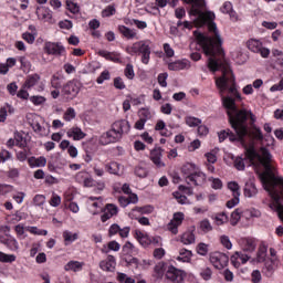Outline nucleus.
<instances>
[{
  "label": "nucleus",
  "mask_w": 283,
  "mask_h": 283,
  "mask_svg": "<svg viewBox=\"0 0 283 283\" xmlns=\"http://www.w3.org/2000/svg\"><path fill=\"white\" fill-rule=\"evenodd\" d=\"M208 69L210 72H220L222 75L216 77V86L218 87L221 96L223 107L227 109L228 120L232 129H223L218 133L219 143H224L229 138L230 143H241V145L247 144L248 138L254 140H264V135L262 130L254 127L249 130V118L250 120H255V115L247 108H238L235 101H242V95L238 92V86L235 85V76H233V71L224 62H219L218 60L210 57L208 62Z\"/></svg>",
  "instance_id": "nucleus-1"
},
{
  "label": "nucleus",
  "mask_w": 283,
  "mask_h": 283,
  "mask_svg": "<svg viewBox=\"0 0 283 283\" xmlns=\"http://www.w3.org/2000/svg\"><path fill=\"white\" fill-rule=\"evenodd\" d=\"M168 6L170 8H176L180 0H167ZM188 6H191V14L197 17L196 25H207L208 31L212 35H206L203 33H199L197 35V41L206 56H210L208 59V63L210 59H214L219 63H222V59H224V49H222V36H220V31H218V24H216V13L211 11L202 12V8H205V0H182Z\"/></svg>",
  "instance_id": "nucleus-2"
},
{
  "label": "nucleus",
  "mask_w": 283,
  "mask_h": 283,
  "mask_svg": "<svg viewBox=\"0 0 283 283\" xmlns=\"http://www.w3.org/2000/svg\"><path fill=\"white\" fill-rule=\"evenodd\" d=\"M245 158L250 160L252 165L254 163H260V165L264 167L265 172L260 174L259 178L263 188L270 193L273 200V202L270 203V209L275 211L280 220L283 221V177L271 175V171H273V167L271 166L273 156L271 155V151L266 148H261V155H259L255 147L250 146L245 148Z\"/></svg>",
  "instance_id": "nucleus-3"
},
{
  "label": "nucleus",
  "mask_w": 283,
  "mask_h": 283,
  "mask_svg": "<svg viewBox=\"0 0 283 283\" xmlns=\"http://www.w3.org/2000/svg\"><path fill=\"white\" fill-rule=\"evenodd\" d=\"M132 125L127 119H119L112 124L111 129L106 133H103L99 136V145H112V143H118L123 139V136L129 134Z\"/></svg>",
  "instance_id": "nucleus-4"
},
{
  "label": "nucleus",
  "mask_w": 283,
  "mask_h": 283,
  "mask_svg": "<svg viewBox=\"0 0 283 283\" xmlns=\"http://www.w3.org/2000/svg\"><path fill=\"white\" fill-rule=\"evenodd\" d=\"M126 52L130 56H142V63L149 65V61H151V41L140 40L135 42L132 46L126 48Z\"/></svg>",
  "instance_id": "nucleus-5"
},
{
  "label": "nucleus",
  "mask_w": 283,
  "mask_h": 283,
  "mask_svg": "<svg viewBox=\"0 0 283 283\" xmlns=\"http://www.w3.org/2000/svg\"><path fill=\"white\" fill-rule=\"evenodd\" d=\"M81 87H83L81 81L73 78L62 86L61 94L65 101H74L78 96Z\"/></svg>",
  "instance_id": "nucleus-6"
},
{
  "label": "nucleus",
  "mask_w": 283,
  "mask_h": 283,
  "mask_svg": "<svg viewBox=\"0 0 283 283\" xmlns=\"http://www.w3.org/2000/svg\"><path fill=\"white\" fill-rule=\"evenodd\" d=\"M247 48L250 52H254L255 54H260L263 59H269L271 54V50L263 46L262 41L258 39H250L247 42Z\"/></svg>",
  "instance_id": "nucleus-7"
},
{
  "label": "nucleus",
  "mask_w": 283,
  "mask_h": 283,
  "mask_svg": "<svg viewBox=\"0 0 283 283\" xmlns=\"http://www.w3.org/2000/svg\"><path fill=\"white\" fill-rule=\"evenodd\" d=\"M187 277V272L174 266L168 265L166 270V280L174 283H182Z\"/></svg>",
  "instance_id": "nucleus-8"
},
{
  "label": "nucleus",
  "mask_w": 283,
  "mask_h": 283,
  "mask_svg": "<svg viewBox=\"0 0 283 283\" xmlns=\"http://www.w3.org/2000/svg\"><path fill=\"white\" fill-rule=\"evenodd\" d=\"M210 262L219 271L229 264V256L222 252L210 253Z\"/></svg>",
  "instance_id": "nucleus-9"
},
{
  "label": "nucleus",
  "mask_w": 283,
  "mask_h": 283,
  "mask_svg": "<svg viewBox=\"0 0 283 283\" xmlns=\"http://www.w3.org/2000/svg\"><path fill=\"white\" fill-rule=\"evenodd\" d=\"M44 52L51 56H63L65 52V46L61 42H45Z\"/></svg>",
  "instance_id": "nucleus-10"
},
{
  "label": "nucleus",
  "mask_w": 283,
  "mask_h": 283,
  "mask_svg": "<svg viewBox=\"0 0 283 283\" xmlns=\"http://www.w3.org/2000/svg\"><path fill=\"white\" fill-rule=\"evenodd\" d=\"M186 182L193 187H203L207 184V175L197 170L192 176L186 177Z\"/></svg>",
  "instance_id": "nucleus-11"
},
{
  "label": "nucleus",
  "mask_w": 283,
  "mask_h": 283,
  "mask_svg": "<svg viewBox=\"0 0 283 283\" xmlns=\"http://www.w3.org/2000/svg\"><path fill=\"white\" fill-rule=\"evenodd\" d=\"M101 220L102 222H107V220H112L114 216H118V207L114 203H106L102 209Z\"/></svg>",
  "instance_id": "nucleus-12"
},
{
  "label": "nucleus",
  "mask_w": 283,
  "mask_h": 283,
  "mask_svg": "<svg viewBox=\"0 0 283 283\" xmlns=\"http://www.w3.org/2000/svg\"><path fill=\"white\" fill-rule=\"evenodd\" d=\"M251 256L243 252H234V254H232L230 258V262L232 266H234V269H240V265L247 264V262H249Z\"/></svg>",
  "instance_id": "nucleus-13"
},
{
  "label": "nucleus",
  "mask_w": 283,
  "mask_h": 283,
  "mask_svg": "<svg viewBox=\"0 0 283 283\" xmlns=\"http://www.w3.org/2000/svg\"><path fill=\"white\" fill-rule=\"evenodd\" d=\"M191 67V61L187 59L177 60L168 63V70L170 72H180V70H189Z\"/></svg>",
  "instance_id": "nucleus-14"
},
{
  "label": "nucleus",
  "mask_w": 283,
  "mask_h": 283,
  "mask_svg": "<svg viewBox=\"0 0 283 283\" xmlns=\"http://www.w3.org/2000/svg\"><path fill=\"white\" fill-rule=\"evenodd\" d=\"M99 269L106 271V273H114V271H116V258L108 255L105 260L99 262Z\"/></svg>",
  "instance_id": "nucleus-15"
},
{
  "label": "nucleus",
  "mask_w": 283,
  "mask_h": 283,
  "mask_svg": "<svg viewBox=\"0 0 283 283\" xmlns=\"http://www.w3.org/2000/svg\"><path fill=\"white\" fill-rule=\"evenodd\" d=\"M0 243L4 244L9 251H19V241L8 234L0 235Z\"/></svg>",
  "instance_id": "nucleus-16"
},
{
  "label": "nucleus",
  "mask_w": 283,
  "mask_h": 283,
  "mask_svg": "<svg viewBox=\"0 0 283 283\" xmlns=\"http://www.w3.org/2000/svg\"><path fill=\"white\" fill-rule=\"evenodd\" d=\"M134 238L139 242L142 247L147 249V247H151V235L140 231V230H135L134 232Z\"/></svg>",
  "instance_id": "nucleus-17"
},
{
  "label": "nucleus",
  "mask_w": 283,
  "mask_h": 283,
  "mask_svg": "<svg viewBox=\"0 0 283 283\" xmlns=\"http://www.w3.org/2000/svg\"><path fill=\"white\" fill-rule=\"evenodd\" d=\"M163 151H165L163 148H155L150 151V160L158 169L165 167L163 163Z\"/></svg>",
  "instance_id": "nucleus-18"
},
{
  "label": "nucleus",
  "mask_w": 283,
  "mask_h": 283,
  "mask_svg": "<svg viewBox=\"0 0 283 283\" xmlns=\"http://www.w3.org/2000/svg\"><path fill=\"white\" fill-rule=\"evenodd\" d=\"M35 14L39 21H43L44 23L52 21V10L48 7H38Z\"/></svg>",
  "instance_id": "nucleus-19"
},
{
  "label": "nucleus",
  "mask_w": 283,
  "mask_h": 283,
  "mask_svg": "<svg viewBox=\"0 0 283 283\" xmlns=\"http://www.w3.org/2000/svg\"><path fill=\"white\" fill-rule=\"evenodd\" d=\"M240 247L244 253H253L258 243H255V239L253 238H242L240 240Z\"/></svg>",
  "instance_id": "nucleus-20"
},
{
  "label": "nucleus",
  "mask_w": 283,
  "mask_h": 283,
  "mask_svg": "<svg viewBox=\"0 0 283 283\" xmlns=\"http://www.w3.org/2000/svg\"><path fill=\"white\" fill-rule=\"evenodd\" d=\"M222 14H229L232 21H238V13L233 10V3L226 1L220 8Z\"/></svg>",
  "instance_id": "nucleus-21"
},
{
  "label": "nucleus",
  "mask_w": 283,
  "mask_h": 283,
  "mask_svg": "<svg viewBox=\"0 0 283 283\" xmlns=\"http://www.w3.org/2000/svg\"><path fill=\"white\" fill-rule=\"evenodd\" d=\"M117 30L119 34H122V36H124V39H127L128 41H132V39H136L137 36L136 30L129 29L126 25L120 24L117 27Z\"/></svg>",
  "instance_id": "nucleus-22"
},
{
  "label": "nucleus",
  "mask_w": 283,
  "mask_h": 283,
  "mask_svg": "<svg viewBox=\"0 0 283 283\" xmlns=\"http://www.w3.org/2000/svg\"><path fill=\"white\" fill-rule=\"evenodd\" d=\"M262 273L265 277H273V273H275V261L273 259L264 261Z\"/></svg>",
  "instance_id": "nucleus-23"
},
{
  "label": "nucleus",
  "mask_w": 283,
  "mask_h": 283,
  "mask_svg": "<svg viewBox=\"0 0 283 283\" xmlns=\"http://www.w3.org/2000/svg\"><path fill=\"white\" fill-rule=\"evenodd\" d=\"M67 138H73V140H83L87 134H85L78 127H72L66 132Z\"/></svg>",
  "instance_id": "nucleus-24"
},
{
  "label": "nucleus",
  "mask_w": 283,
  "mask_h": 283,
  "mask_svg": "<svg viewBox=\"0 0 283 283\" xmlns=\"http://www.w3.org/2000/svg\"><path fill=\"white\" fill-rule=\"evenodd\" d=\"M243 193L245 198H255L258 196V187H255V182L248 181L243 188Z\"/></svg>",
  "instance_id": "nucleus-25"
},
{
  "label": "nucleus",
  "mask_w": 283,
  "mask_h": 283,
  "mask_svg": "<svg viewBox=\"0 0 283 283\" xmlns=\"http://www.w3.org/2000/svg\"><path fill=\"white\" fill-rule=\"evenodd\" d=\"M98 55L103 59H106V61H112L113 63H120V54L116 52L101 50L98 51Z\"/></svg>",
  "instance_id": "nucleus-26"
},
{
  "label": "nucleus",
  "mask_w": 283,
  "mask_h": 283,
  "mask_svg": "<svg viewBox=\"0 0 283 283\" xmlns=\"http://www.w3.org/2000/svg\"><path fill=\"white\" fill-rule=\"evenodd\" d=\"M167 263L163 261L157 263L154 268V277H156V280H163L167 273Z\"/></svg>",
  "instance_id": "nucleus-27"
},
{
  "label": "nucleus",
  "mask_w": 283,
  "mask_h": 283,
  "mask_svg": "<svg viewBox=\"0 0 283 283\" xmlns=\"http://www.w3.org/2000/svg\"><path fill=\"white\" fill-rule=\"evenodd\" d=\"M28 165L31 167V169H34V167H45L48 165V159L43 156L41 157H29L28 158Z\"/></svg>",
  "instance_id": "nucleus-28"
},
{
  "label": "nucleus",
  "mask_w": 283,
  "mask_h": 283,
  "mask_svg": "<svg viewBox=\"0 0 283 283\" xmlns=\"http://www.w3.org/2000/svg\"><path fill=\"white\" fill-rule=\"evenodd\" d=\"M105 171L112 176H120V164L116 161H109L104 165Z\"/></svg>",
  "instance_id": "nucleus-29"
},
{
  "label": "nucleus",
  "mask_w": 283,
  "mask_h": 283,
  "mask_svg": "<svg viewBox=\"0 0 283 283\" xmlns=\"http://www.w3.org/2000/svg\"><path fill=\"white\" fill-rule=\"evenodd\" d=\"M211 218L217 227H222V224H227V222H229V216L227 212L214 213Z\"/></svg>",
  "instance_id": "nucleus-30"
},
{
  "label": "nucleus",
  "mask_w": 283,
  "mask_h": 283,
  "mask_svg": "<svg viewBox=\"0 0 283 283\" xmlns=\"http://www.w3.org/2000/svg\"><path fill=\"white\" fill-rule=\"evenodd\" d=\"M39 81H41V75L39 74H31L27 76V80L23 84V87L27 90H31V87H34V85H36V83H39Z\"/></svg>",
  "instance_id": "nucleus-31"
},
{
  "label": "nucleus",
  "mask_w": 283,
  "mask_h": 283,
  "mask_svg": "<svg viewBox=\"0 0 283 283\" xmlns=\"http://www.w3.org/2000/svg\"><path fill=\"white\" fill-rule=\"evenodd\" d=\"M62 238L64 240V247H70L72 242H76V240H78V233H72L69 230H65L62 233Z\"/></svg>",
  "instance_id": "nucleus-32"
},
{
  "label": "nucleus",
  "mask_w": 283,
  "mask_h": 283,
  "mask_svg": "<svg viewBox=\"0 0 283 283\" xmlns=\"http://www.w3.org/2000/svg\"><path fill=\"white\" fill-rule=\"evenodd\" d=\"M197 171L198 169L196 168V165L191 163H187L181 167V172L185 176V180H187L188 176H192Z\"/></svg>",
  "instance_id": "nucleus-33"
},
{
  "label": "nucleus",
  "mask_w": 283,
  "mask_h": 283,
  "mask_svg": "<svg viewBox=\"0 0 283 283\" xmlns=\"http://www.w3.org/2000/svg\"><path fill=\"white\" fill-rule=\"evenodd\" d=\"M64 271H73L74 273L83 271V263L78 261H70L64 265Z\"/></svg>",
  "instance_id": "nucleus-34"
},
{
  "label": "nucleus",
  "mask_w": 283,
  "mask_h": 283,
  "mask_svg": "<svg viewBox=\"0 0 283 283\" xmlns=\"http://www.w3.org/2000/svg\"><path fill=\"white\" fill-rule=\"evenodd\" d=\"M180 240L182 244H193V242H196V234L193 233V231L188 230L182 233Z\"/></svg>",
  "instance_id": "nucleus-35"
},
{
  "label": "nucleus",
  "mask_w": 283,
  "mask_h": 283,
  "mask_svg": "<svg viewBox=\"0 0 283 283\" xmlns=\"http://www.w3.org/2000/svg\"><path fill=\"white\" fill-rule=\"evenodd\" d=\"M140 213L142 216H149V213H154V207L148 205L144 207H135L132 209V213Z\"/></svg>",
  "instance_id": "nucleus-36"
},
{
  "label": "nucleus",
  "mask_w": 283,
  "mask_h": 283,
  "mask_svg": "<svg viewBox=\"0 0 283 283\" xmlns=\"http://www.w3.org/2000/svg\"><path fill=\"white\" fill-rule=\"evenodd\" d=\"M191 255L193 253L190 250L181 249L179 251V256H177L178 262H191Z\"/></svg>",
  "instance_id": "nucleus-37"
},
{
  "label": "nucleus",
  "mask_w": 283,
  "mask_h": 283,
  "mask_svg": "<svg viewBox=\"0 0 283 283\" xmlns=\"http://www.w3.org/2000/svg\"><path fill=\"white\" fill-rule=\"evenodd\" d=\"M8 112L9 114H14V108L9 104L0 108V123H6V118H8Z\"/></svg>",
  "instance_id": "nucleus-38"
},
{
  "label": "nucleus",
  "mask_w": 283,
  "mask_h": 283,
  "mask_svg": "<svg viewBox=\"0 0 283 283\" xmlns=\"http://www.w3.org/2000/svg\"><path fill=\"white\" fill-rule=\"evenodd\" d=\"M123 262L126 263V266H135L138 268V259L133 256L132 254H124L122 256Z\"/></svg>",
  "instance_id": "nucleus-39"
},
{
  "label": "nucleus",
  "mask_w": 283,
  "mask_h": 283,
  "mask_svg": "<svg viewBox=\"0 0 283 283\" xmlns=\"http://www.w3.org/2000/svg\"><path fill=\"white\" fill-rule=\"evenodd\" d=\"M51 87H53L54 90H61L63 87V76L52 75Z\"/></svg>",
  "instance_id": "nucleus-40"
},
{
  "label": "nucleus",
  "mask_w": 283,
  "mask_h": 283,
  "mask_svg": "<svg viewBox=\"0 0 283 283\" xmlns=\"http://www.w3.org/2000/svg\"><path fill=\"white\" fill-rule=\"evenodd\" d=\"M0 262H2L3 264H12V262H17V255L0 252Z\"/></svg>",
  "instance_id": "nucleus-41"
},
{
  "label": "nucleus",
  "mask_w": 283,
  "mask_h": 283,
  "mask_svg": "<svg viewBox=\"0 0 283 283\" xmlns=\"http://www.w3.org/2000/svg\"><path fill=\"white\" fill-rule=\"evenodd\" d=\"M30 154H32L30 148L22 149V150L15 153V158L20 163H25L28 160V157L30 156Z\"/></svg>",
  "instance_id": "nucleus-42"
},
{
  "label": "nucleus",
  "mask_w": 283,
  "mask_h": 283,
  "mask_svg": "<svg viewBox=\"0 0 283 283\" xmlns=\"http://www.w3.org/2000/svg\"><path fill=\"white\" fill-rule=\"evenodd\" d=\"M129 218L132 220H137V222H139V224H142V227H149L151 224V222H149V218L136 217V214L134 212H129Z\"/></svg>",
  "instance_id": "nucleus-43"
},
{
  "label": "nucleus",
  "mask_w": 283,
  "mask_h": 283,
  "mask_svg": "<svg viewBox=\"0 0 283 283\" xmlns=\"http://www.w3.org/2000/svg\"><path fill=\"white\" fill-rule=\"evenodd\" d=\"M66 10H70L72 14H78L81 7L72 0H66Z\"/></svg>",
  "instance_id": "nucleus-44"
},
{
  "label": "nucleus",
  "mask_w": 283,
  "mask_h": 283,
  "mask_svg": "<svg viewBox=\"0 0 283 283\" xmlns=\"http://www.w3.org/2000/svg\"><path fill=\"white\" fill-rule=\"evenodd\" d=\"M186 120V125H188V127H199V125H202V119L193 117V116H187L185 118Z\"/></svg>",
  "instance_id": "nucleus-45"
},
{
  "label": "nucleus",
  "mask_w": 283,
  "mask_h": 283,
  "mask_svg": "<svg viewBox=\"0 0 283 283\" xmlns=\"http://www.w3.org/2000/svg\"><path fill=\"white\" fill-rule=\"evenodd\" d=\"M74 118H76V111L73 107H69L63 115V120L70 123L74 120Z\"/></svg>",
  "instance_id": "nucleus-46"
},
{
  "label": "nucleus",
  "mask_w": 283,
  "mask_h": 283,
  "mask_svg": "<svg viewBox=\"0 0 283 283\" xmlns=\"http://www.w3.org/2000/svg\"><path fill=\"white\" fill-rule=\"evenodd\" d=\"M124 74L126 78L129 81H134V77L136 76V73L134 72V65L132 63H128L124 70Z\"/></svg>",
  "instance_id": "nucleus-47"
},
{
  "label": "nucleus",
  "mask_w": 283,
  "mask_h": 283,
  "mask_svg": "<svg viewBox=\"0 0 283 283\" xmlns=\"http://www.w3.org/2000/svg\"><path fill=\"white\" fill-rule=\"evenodd\" d=\"M18 61L20 62V69L23 71V72H28V70H30V67H32V64L30 63V60H28V57L25 56H20L18 59Z\"/></svg>",
  "instance_id": "nucleus-48"
},
{
  "label": "nucleus",
  "mask_w": 283,
  "mask_h": 283,
  "mask_svg": "<svg viewBox=\"0 0 283 283\" xmlns=\"http://www.w3.org/2000/svg\"><path fill=\"white\" fill-rule=\"evenodd\" d=\"M200 276L206 282H209V280H211V277L213 276V271L211 270V268H203L201 269Z\"/></svg>",
  "instance_id": "nucleus-49"
},
{
  "label": "nucleus",
  "mask_w": 283,
  "mask_h": 283,
  "mask_svg": "<svg viewBox=\"0 0 283 283\" xmlns=\"http://www.w3.org/2000/svg\"><path fill=\"white\" fill-rule=\"evenodd\" d=\"M182 224L174 221L172 219L169 221V223L167 224V229L168 231H170V233H172V235H178V227H181Z\"/></svg>",
  "instance_id": "nucleus-50"
},
{
  "label": "nucleus",
  "mask_w": 283,
  "mask_h": 283,
  "mask_svg": "<svg viewBox=\"0 0 283 283\" xmlns=\"http://www.w3.org/2000/svg\"><path fill=\"white\" fill-rule=\"evenodd\" d=\"M182 224L174 221L172 219L169 221V223L167 224V229L168 231H170V233H172V235H178V227H181Z\"/></svg>",
  "instance_id": "nucleus-51"
},
{
  "label": "nucleus",
  "mask_w": 283,
  "mask_h": 283,
  "mask_svg": "<svg viewBox=\"0 0 283 283\" xmlns=\"http://www.w3.org/2000/svg\"><path fill=\"white\" fill-rule=\"evenodd\" d=\"M200 229L203 231V233H209V231H213V226H211L209 219H203L200 222Z\"/></svg>",
  "instance_id": "nucleus-52"
},
{
  "label": "nucleus",
  "mask_w": 283,
  "mask_h": 283,
  "mask_svg": "<svg viewBox=\"0 0 283 283\" xmlns=\"http://www.w3.org/2000/svg\"><path fill=\"white\" fill-rule=\"evenodd\" d=\"M109 78H112L109 71L105 70L103 71L99 76L96 78V83L98 85H103V83H105V81H109Z\"/></svg>",
  "instance_id": "nucleus-53"
},
{
  "label": "nucleus",
  "mask_w": 283,
  "mask_h": 283,
  "mask_svg": "<svg viewBox=\"0 0 283 283\" xmlns=\"http://www.w3.org/2000/svg\"><path fill=\"white\" fill-rule=\"evenodd\" d=\"M228 189L232 192V196H240V185L238 182H228Z\"/></svg>",
  "instance_id": "nucleus-54"
},
{
  "label": "nucleus",
  "mask_w": 283,
  "mask_h": 283,
  "mask_svg": "<svg viewBox=\"0 0 283 283\" xmlns=\"http://www.w3.org/2000/svg\"><path fill=\"white\" fill-rule=\"evenodd\" d=\"M88 200L93 209H101V207H103V201L101 197H88Z\"/></svg>",
  "instance_id": "nucleus-55"
},
{
  "label": "nucleus",
  "mask_w": 283,
  "mask_h": 283,
  "mask_svg": "<svg viewBox=\"0 0 283 283\" xmlns=\"http://www.w3.org/2000/svg\"><path fill=\"white\" fill-rule=\"evenodd\" d=\"M234 167L238 169V171H244L245 165H244V158L242 157H235L233 160Z\"/></svg>",
  "instance_id": "nucleus-56"
},
{
  "label": "nucleus",
  "mask_w": 283,
  "mask_h": 283,
  "mask_svg": "<svg viewBox=\"0 0 283 283\" xmlns=\"http://www.w3.org/2000/svg\"><path fill=\"white\" fill-rule=\"evenodd\" d=\"M135 247L132 244V242L127 241L123 248H122V253L123 255H132L134 253Z\"/></svg>",
  "instance_id": "nucleus-57"
},
{
  "label": "nucleus",
  "mask_w": 283,
  "mask_h": 283,
  "mask_svg": "<svg viewBox=\"0 0 283 283\" xmlns=\"http://www.w3.org/2000/svg\"><path fill=\"white\" fill-rule=\"evenodd\" d=\"M258 262H266V247L259 248L258 254H256Z\"/></svg>",
  "instance_id": "nucleus-58"
},
{
  "label": "nucleus",
  "mask_w": 283,
  "mask_h": 283,
  "mask_svg": "<svg viewBox=\"0 0 283 283\" xmlns=\"http://www.w3.org/2000/svg\"><path fill=\"white\" fill-rule=\"evenodd\" d=\"M208 180H209V182H211V187L214 190L222 189L223 185H222V180L220 178L209 177Z\"/></svg>",
  "instance_id": "nucleus-59"
},
{
  "label": "nucleus",
  "mask_w": 283,
  "mask_h": 283,
  "mask_svg": "<svg viewBox=\"0 0 283 283\" xmlns=\"http://www.w3.org/2000/svg\"><path fill=\"white\" fill-rule=\"evenodd\" d=\"M240 210L239 209H235L232 213H231V217H230V223L232 227H235V224H238L240 222Z\"/></svg>",
  "instance_id": "nucleus-60"
},
{
  "label": "nucleus",
  "mask_w": 283,
  "mask_h": 283,
  "mask_svg": "<svg viewBox=\"0 0 283 283\" xmlns=\"http://www.w3.org/2000/svg\"><path fill=\"white\" fill-rule=\"evenodd\" d=\"M90 176V174L85 170H82L75 175V180L80 184L83 185L85 182V179Z\"/></svg>",
  "instance_id": "nucleus-61"
},
{
  "label": "nucleus",
  "mask_w": 283,
  "mask_h": 283,
  "mask_svg": "<svg viewBox=\"0 0 283 283\" xmlns=\"http://www.w3.org/2000/svg\"><path fill=\"white\" fill-rule=\"evenodd\" d=\"M116 14V7L108 6L102 11V17H114Z\"/></svg>",
  "instance_id": "nucleus-62"
},
{
  "label": "nucleus",
  "mask_w": 283,
  "mask_h": 283,
  "mask_svg": "<svg viewBox=\"0 0 283 283\" xmlns=\"http://www.w3.org/2000/svg\"><path fill=\"white\" fill-rule=\"evenodd\" d=\"M28 231L29 233H32V235H48V230L39 229L36 227H30Z\"/></svg>",
  "instance_id": "nucleus-63"
},
{
  "label": "nucleus",
  "mask_w": 283,
  "mask_h": 283,
  "mask_svg": "<svg viewBox=\"0 0 283 283\" xmlns=\"http://www.w3.org/2000/svg\"><path fill=\"white\" fill-rule=\"evenodd\" d=\"M33 205L35 207H43V205H45V196L35 195L34 198H33Z\"/></svg>",
  "instance_id": "nucleus-64"
}]
</instances>
